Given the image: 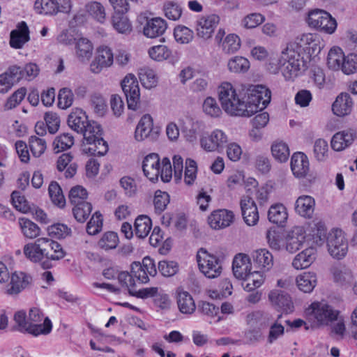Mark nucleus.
<instances>
[{"mask_svg":"<svg viewBox=\"0 0 357 357\" xmlns=\"http://www.w3.org/2000/svg\"><path fill=\"white\" fill-rule=\"evenodd\" d=\"M219 22V16L215 14L202 16L199 18L196 22L197 36L204 40L210 38Z\"/></svg>","mask_w":357,"mask_h":357,"instance_id":"obj_12","label":"nucleus"},{"mask_svg":"<svg viewBox=\"0 0 357 357\" xmlns=\"http://www.w3.org/2000/svg\"><path fill=\"white\" fill-rule=\"evenodd\" d=\"M14 321L15 322V329L22 332L31 334L30 324L29 319H26V312L24 311H18L14 315Z\"/></svg>","mask_w":357,"mask_h":357,"instance_id":"obj_56","label":"nucleus"},{"mask_svg":"<svg viewBox=\"0 0 357 357\" xmlns=\"http://www.w3.org/2000/svg\"><path fill=\"white\" fill-rule=\"evenodd\" d=\"M315 202L314 199L307 195L299 197L295 206L297 213L305 218H311L314 213Z\"/></svg>","mask_w":357,"mask_h":357,"instance_id":"obj_29","label":"nucleus"},{"mask_svg":"<svg viewBox=\"0 0 357 357\" xmlns=\"http://www.w3.org/2000/svg\"><path fill=\"white\" fill-rule=\"evenodd\" d=\"M32 282V277L24 272L15 271L11 273L10 282L3 287L4 294L16 296Z\"/></svg>","mask_w":357,"mask_h":357,"instance_id":"obj_10","label":"nucleus"},{"mask_svg":"<svg viewBox=\"0 0 357 357\" xmlns=\"http://www.w3.org/2000/svg\"><path fill=\"white\" fill-rule=\"evenodd\" d=\"M167 28V22L161 17H153L148 20L144 26V34L151 38L163 35Z\"/></svg>","mask_w":357,"mask_h":357,"instance_id":"obj_24","label":"nucleus"},{"mask_svg":"<svg viewBox=\"0 0 357 357\" xmlns=\"http://www.w3.org/2000/svg\"><path fill=\"white\" fill-rule=\"evenodd\" d=\"M119 244V236L116 232H105L98 241V246L105 250L115 249Z\"/></svg>","mask_w":357,"mask_h":357,"instance_id":"obj_43","label":"nucleus"},{"mask_svg":"<svg viewBox=\"0 0 357 357\" xmlns=\"http://www.w3.org/2000/svg\"><path fill=\"white\" fill-rule=\"evenodd\" d=\"M34 8L40 14L54 15L57 13L59 5L56 0H36Z\"/></svg>","mask_w":357,"mask_h":357,"instance_id":"obj_39","label":"nucleus"},{"mask_svg":"<svg viewBox=\"0 0 357 357\" xmlns=\"http://www.w3.org/2000/svg\"><path fill=\"white\" fill-rule=\"evenodd\" d=\"M316 250L310 247L298 254L292 261V266L296 269L309 267L315 259Z\"/></svg>","mask_w":357,"mask_h":357,"instance_id":"obj_30","label":"nucleus"},{"mask_svg":"<svg viewBox=\"0 0 357 357\" xmlns=\"http://www.w3.org/2000/svg\"><path fill=\"white\" fill-rule=\"evenodd\" d=\"M87 191L85 188L80 185H77L71 188L69 192V199L74 205L79 203L86 202L84 199L87 197Z\"/></svg>","mask_w":357,"mask_h":357,"instance_id":"obj_58","label":"nucleus"},{"mask_svg":"<svg viewBox=\"0 0 357 357\" xmlns=\"http://www.w3.org/2000/svg\"><path fill=\"white\" fill-rule=\"evenodd\" d=\"M241 40L236 34H229L222 43V49L227 54H233L239 50Z\"/></svg>","mask_w":357,"mask_h":357,"instance_id":"obj_54","label":"nucleus"},{"mask_svg":"<svg viewBox=\"0 0 357 357\" xmlns=\"http://www.w3.org/2000/svg\"><path fill=\"white\" fill-rule=\"evenodd\" d=\"M49 195L52 202L59 207H63L66 199L63 195L62 190L56 181H52L48 188Z\"/></svg>","mask_w":357,"mask_h":357,"instance_id":"obj_45","label":"nucleus"},{"mask_svg":"<svg viewBox=\"0 0 357 357\" xmlns=\"http://www.w3.org/2000/svg\"><path fill=\"white\" fill-rule=\"evenodd\" d=\"M354 105V100L349 93H341L332 105V110L336 116H344L351 112Z\"/></svg>","mask_w":357,"mask_h":357,"instance_id":"obj_23","label":"nucleus"},{"mask_svg":"<svg viewBox=\"0 0 357 357\" xmlns=\"http://www.w3.org/2000/svg\"><path fill=\"white\" fill-rule=\"evenodd\" d=\"M310 307L315 319L320 324H328L337 319L338 312L326 303H313Z\"/></svg>","mask_w":357,"mask_h":357,"instance_id":"obj_17","label":"nucleus"},{"mask_svg":"<svg viewBox=\"0 0 357 357\" xmlns=\"http://www.w3.org/2000/svg\"><path fill=\"white\" fill-rule=\"evenodd\" d=\"M232 270L237 279L245 278L251 271L250 259L248 255L238 254L235 256L232 263Z\"/></svg>","mask_w":357,"mask_h":357,"instance_id":"obj_27","label":"nucleus"},{"mask_svg":"<svg viewBox=\"0 0 357 357\" xmlns=\"http://www.w3.org/2000/svg\"><path fill=\"white\" fill-rule=\"evenodd\" d=\"M203 110L211 117H218L222 114V110L216 100L212 97H207L203 103Z\"/></svg>","mask_w":357,"mask_h":357,"instance_id":"obj_57","label":"nucleus"},{"mask_svg":"<svg viewBox=\"0 0 357 357\" xmlns=\"http://www.w3.org/2000/svg\"><path fill=\"white\" fill-rule=\"evenodd\" d=\"M73 93L67 88L61 89L58 95V106L61 109L70 107L73 102Z\"/></svg>","mask_w":357,"mask_h":357,"instance_id":"obj_61","label":"nucleus"},{"mask_svg":"<svg viewBox=\"0 0 357 357\" xmlns=\"http://www.w3.org/2000/svg\"><path fill=\"white\" fill-rule=\"evenodd\" d=\"M38 66L33 63H28L24 66H12L10 67V73L13 75L14 80L18 82L21 79L31 81L39 73Z\"/></svg>","mask_w":357,"mask_h":357,"instance_id":"obj_21","label":"nucleus"},{"mask_svg":"<svg viewBox=\"0 0 357 357\" xmlns=\"http://www.w3.org/2000/svg\"><path fill=\"white\" fill-rule=\"evenodd\" d=\"M344 55L341 48L334 47L331 48L327 56V65L333 70L342 69Z\"/></svg>","mask_w":357,"mask_h":357,"instance_id":"obj_37","label":"nucleus"},{"mask_svg":"<svg viewBox=\"0 0 357 357\" xmlns=\"http://www.w3.org/2000/svg\"><path fill=\"white\" fill-rule=\"evenodd\" d=\"M266 238L269 246L275 250H279L283 245V237L282 234L275 229H269L266 233Z\"/></svg>","mask_w":357,"mask_h":357,"instance_id":"obj_63","label":"nucleus"},{"mask_svg":"<svg viewBox=\"0 0 357 357\" xmlns=\"http://www.w3.org/2000/svg\"><path fill=\"white\" fill-rule=\"evenodd\" d=\"M306 234L303 227H294L289 231L286 237V250L294 253L298 250L305 242Z\"/></svg>","mask_w":357,"mask_h":357,"instance_id":"obj_18","label":"nucleus"},{"mask_svg":"<svg viewBox=\"0 0 357 357\" xmlns=\"http://www.w3.org/2000/svg\"><path fill=\"white\" fill-rule=\"evenodd\" d=\"M243 103L245 106L243 116H251L264 109L270 103L271 92L266 86L257 84L242 85Z\"/></svg>","mask_w":357,"mask_h":357,"instance_id":"obj_3","label":"nucleus"},{"mask_svg":"<svg viewBox=\"0 0 357 357\" xmlns=\"http://www.w3.org/2000/svg\"><path fill=\"white\" fill-rule=\"evenodd\" d=\"M93 45L86 38H80L76 42V54L82 61L89 60L92 56Z\"/></svg>","mask_w":357,"mask_h":357,"instance_id":"obj_40","label":"nucleus"},{"mask_svg":"<svg viewBox=\"0 0 357 357\" xmlns=\"http://www.w3.org/2000/svg\"><path fill=\"white\" fill-rule=\"evenodd\" d=\"M92 211V206L89 202L79 203L74 206L73 213L75 218L79 222H84Z\"/></svg>","mask_w":357,"mask_h":357,"instance_id":"obj_46","label":"nucleus"},{"mask_svg":"<svg viewBox=\"0 0 357 357\" xmlns=\"http://www.w3.org/2000/svg\"><path fill=\"white\" fill-rule=\"evenodd\" d=\"M158 270L163 276L171 277L178 272V265L174 261H161L158 263Z\"/></svg>","mask_w":357,"mask_h":357,"instance_id":"obj_60","label":"nucleus"},{"mask_svg":"<svg viewBox=\"0 0 357 357\" xmlns=\"http://www.w3.org/2000/svg\"><path fill=\"white\" fill-rule=\"evenodd\" d=\"M197 164L195 161L191 159H187L185 161V169L184 174V181L190 185L193 183L197 176Z\"/></svg>","mask_w":357,"mask_h":357,"instance_id":"obj_62","label":"nucleus"},{"mask_svg":"<svg viewBox=\"0 0 357 357\" xmlns=\"http://www.w3.org/2000/svg\"><path fill=\"white\" fill-rule=\"evenodd\" d=\"M196 258L199 269L206 277L215 278L220 275L222 267L217 256L202 248L198 250Z\"/></svg>","mask_w":357,"mask_h":357,"instance_id":"obj_6","label":"nucleus"},{"mask_svg":"<svg viewBox=\"0 0 357 357\" xmlns=\"http://www.w3.org/2000/svg\"><path fill=\"white\" fill-rule=\"evenodd\" d=\"M288 218L286 207L282 204L272 205L268 212L270 222L280 227H283Z\"/></svg>","mask_w":357,"mask_h":357,"instance_id":"obj_31","label":"nucleus"},{"mask_svg":"<svg viewBox=\"0 0 357 357\" xmlns=\"http://www.w3.org/2000/svg\"><path fill=\"white\" fill-rule=\"evenodd\" d=\"M29 31L27 24L21 22L17 25V29L10 33V45L15 49H20L29 40Z\"/></svg>","mask_w":357,"mask_h":357,"instance_id":"obj_25","label":"nucleus"},{"mask_svg":"<svg viewBox=\"0 0 357 357\" xmlns=\"http://www.w3.org/2000/svg\"><path fill=\"white\" fill-rule=\"evenodd\" d=\"M241 208L245 222L248 226H254L259 221V213L257 205L249 195L244 196L241 200Z\"/></svg>","mask_w":357,"mask_h":357,"instance_id":"obj_14","label":"nucleus"},{"mask_svg":"<svg viewBox=\"0 0 357 357\" xmlns=\"http://www.w3.org/2000/svg\"><path fill=\"white\" fill-rule=\"evenodd\" d=\"M357 137L355 130L349 128L335 133L331 139V147L340 151L351 145Z\"/></svg>","mask_w":357,"mask_h":357,"instance_id":"obj_19","label":"nucleus"},{"mask_svg":"<svg viewBox=\"0 0 357 357\" xmlns=\"http://www.w3.org/2000/svg\"><path fill=\"white\" fill-rule=\"evenodd\" d=\"M112 25L121 33H127L131 31V24L124 15H114L112 16Z\"/></svg>","mask_w":357,"mask_h":357,"instance_id":"obj_51","label":"nucleus"},{"mask_svg":"<svg viewBox=\"0 0 357 357\" xmlns=\"http://www.w3.org/2000/svg\"><path fill=\"white\" fill-rule=\"evenodd\" d=\"M74 144V137L68 132L57 136L53 142V149L56 153L70 149Z\"/></svg>","mask_w":357,"mask_h":357,"instance_id":"obj_42","label":"nucleus"},{"mask_svg":"<svg viewBox=\"0 0 357 357\" xmlns=\"http://www.w3.org/2000/svg\"><path fill=\"white\" fill-rule=\"evenodd\" d=\"M255 266L263 271L270 270L273 265V257L266 249H259L252 253Z\"/></svg>","mask_w":357,"mask_h":357,"instance_id":"obj_28","label":"nucleus"},{"mask_svg":"<svg viewBox=\"0 0 357 357\" xmlns=\"http://www.w3.org/2000/svg\"><path fill=\"white\" fill-rule=\"evenodd\" d=\"M84 151L93 155L102 156L108 151L107 143L102 137L100 126L95 121L86 124L83 132Z\"/></svg>","mask_w":357,"mask_h":357,"instance_id":"obj_5","label":"nucleus"},{"mask_svg":"<svg viewBox=\"0 0 357 357\" xmlns=\"http://www.w3.org/2000/svg\"><path fill=\"white\" fill-rule=\"evenodd\" d=\"M149 54L152 59L160 61L169 58L171 52L165 45H157L150 48Z\"/></svg>","mask_w":357,"mask_h":357,"instance_id":"obj_59","label":"nucleus"},{"mask_svg":"<svg viewBox=\"0 0 357 357\" xmlns=\"http://www.w3.org/2000/svg\"><path fill=\"white\" fill-rule=\"evenodd\" d=\"M219 100L223 110L230 116H243L245 106L243 103L242 90L236 93L229 82H223L218 89Z\"/></svg>","mask_w":357,"mask_h":357,"instance_id":"obj_4","label":"nucleus"},{"mask_svg":"<svg viewBox=\"0 0 357 357\" xmlns=\"http://www.w3.org/2000/svg\"><path fill=\"white\" fill-rule=\"evenodd\" d=\"M202 147L206 151H220L227 145V137L221 130H215L200 141Z\"/></svg>","mask_w":357,"mask_h":357,"instance_id":"obj_13","label":"nucleus"},{"mask_svg":"<svg viewBox=\"0 0 357 357\" xmlns=\"http://www.w3.org/2000/svg\"><path fill=\"white\" fill-rule=\"evenodd\" d=\"M12 203L14 207L22 213L31 211V206L24 196L21 195L20 192L14 191L11 194Z\"/></svg>","mask_w":357,"mask_h":357,"instance_id":"obj_55","label":"nucleus"},{"mask_svg":"<svg viewBox=\"0 0 357 357\" xmlns=\"http://www.w3.org/2000/svg\"><path fill=\"white\" fill-rule=\"evenodd\" d=\"M268 298L273 305L278 310L288 314L294 310V304L290 296L281 290H273L268 294Z\"/></svg>","mask_w":357,"mask_h":357,"instance_id":"obj_20","label":"nucleus"},{"mask_svg":"<svg viewBox=\"0 0 357 357\" xmlns=\"http://www.w3.org/2000/svg\"><path fill=\"white\" fill-rule=\"evenodd\" d=\"M89 122L88 116L82 109H77L71 112L68 118V126L78 133L83 132V129Z\"/></svg>","mask_w":357,"mask_h":357,"instance_id":"obj_32","label":"nucleus"},{"mask_svg":"<svg viewBox=\"0 0 357 357\" xmlns=\"http://www.w3.org/2000/svg\"><path fill=\"white\" fill-rule=\"evenodd\" d=\"M177 304L179 310L183 314H191L196 309L192 297L187 291H181L178 292Z\"/></svg>","mask_w":357,"mask_h":357,"instance_id":"obj_36","label":"nucleus"},{"mask_svg":"<svg viewBox=\"0 0 357 357\" xmlns=\"http://www.w3.org/2000/svg\"><path fill=\"white\" fill-rule=\"evenodd\" d=\"M159 134V129L153 127V121L151 115L145 114L141 118L136 127L135 138L139 142L145 139L154 142L158 139Z\"/></svg>","mask_w":357,"mask_h":357,"instance_id":"obj_9","label":"nucleus"},{"mask_svg":"<svg viewBox=\"0 0 357 357\" xmlns=\"http://www.w3.org/2000/svg\"><path fill=\"white\" fill-rule=\"evenodd\" d=\"M319 49L312 34L303 35L294 43L289 44L282 52L278 62L284 79L287 81H293L301 75L305 70L303 54H314L317 50L319 52Z\"/></svg>","mask_w":357,"mask_h":357,"instance_id":"obj_1","label":"nucleus"},{"mask_svg":"<svg viewBox=\"0 0 357 357\" xmlns=\"http://www.w3.org/2000/svg\"><path fill=\"white\" fill-rule=\"evenodd\" d=\"M291 169L295 176L305 177L310 169L307 157L301 152L294 153L291 158Z\"/></svg>","mask_w":357,"mask_h":357,"instance_id":"obj_26","label":"nucleus"},{"mask_svg":"<svg viewBox=\"0 0 357 357\" xmlns=\"http://www.w3.org/2000/svg\"><path fill=\"white\" fill-rule=\"evenodd\" d=\"M331 273L334 282L338 284L347 287L353 284L351 271L344 266H336L332 268Z\"/></svg>","mask_w":357,"mask_h":357,"instance_id":"obj_33","label":"nucleus"},{"mask_svg":"<svg viewBox=\"0 0 357 357\" xmlns=\"http://www.w3.org/2000/svg\"><path fill=\"white\" fill-rule=\"evenodd\" d=\"M139 78L142 84L146 89L155 86L158 82L155 72L151 69H141Z\"/></svg>","mask_w":357,"mask_h":357,"instance_id":"obj_52","label":"nucleus"},{"mask_svg":"<svg viewBox=\"0 0 357 357\" xmlns=\"http://www.w3.org/2000/svg\"><path fill=\"white\" fill-rule=\"evenodd\" d=\"M24 253L32 262L39 263L43 269L52 268L66 255L62 246L48 238H39L34 243L25 245Z\"/></svg>","mask_w":357,"mask_h":357,"instance_id":"obj_2","label":"nucleus"},{"mask_svg":"<svg viewBox=\"0 0 357 357\" xmlns=\"http://www.w3.org/2000/svg\"><path fill=\"white\" fill-rule=\"evenodd\" d=\"M296 283L301 291L310 293L317 284V276L314 273L305 272L296 278Z\"/></svg>","mask_w":357,"mask_h":357,"instance_id":"obj_35","label":"nucleus"},{"mask_svg":"<svg viewBox=\"0 0 357 357\" xmlns=\"http://www.w3.org/2000/svg\"><path fill=\"white\" fill-rule=\"evenodd\" d=\"M234 215L231 211L227 209H218L214 211L208 218V222L211 228L220 229L226 228L234 222Z\"/></svg>","mask_w":357,"mask_h":357,"instance_id":"obj_16","label":"nucleus"},{"mask_svg":"<svg viewBox=\"0 0 357 357\" xmlns=\"http://www.w3.org/2000/svg\"><path fill=\"white\" fill-rule=\"evenodd\" d=\"M29 321L30 324L31 334L33 336L49 334L52 328L51 321L47 318H43V315L38 308L33 307L29 310Z\"/></svg>","mask_w":357,"mask_h":357,"instance_id":"obj_11","label":"nucleus"},{"mask_svg":"<svg viewBox=\"0 0 357 357\" xmlns=\"http://www.w3.org/2000/svg\"><path fill=\"white\" fill-rule=\"evenodd\" d=\"M163 11L166 17L170 20L176 21L182 15L180 5L174 1H167L164 3Z\"/></svg>","mask_w":357,"mask_h":357,"instance_id":"obj_48","label":"nucleus"},{"mask_svg":"<svg viewBox=\"0 0 357 357\" xmlns=\"http://www.w3.org/2000/svg\"><path fill=\"white\" fill-rule=\"evenodd\" d=\"M342 72L344 74H353L357 70V54H349L344 56L342 64Z\"/></svg>","mask_w":357,"mask_h":357,"instance_id":"obj_64","label":"nucleus"},{"mask_svg":"<svg viewBox=\"0 0 357 357\" xmlns=\"http://www.w3.org/2000/svg\"><path fill=\"white\" fill-rule=\"evenodd\" d=\"M29 144L30 150L34 157H40L47 148L45 140L36 136L30 137Z\"/></svg>","mask_w":357,"mask_h":357,"instance_id":"obj_53","label":"nucleus"},{"mask_svg":"<svg viewBox=\"0 0 357 357\" xmlns=\"http://www.w3.org/2000/svg\"><path fill=\"white\" fill-rule=\"evenodd\" d=\"M326 242L328 250L334 258L341 259L346 255L348 243L342 230H332L327 236Z\"/></svg>","mask_w":357,"mask_h":357,"instance_id":"obj_8","label":"nucleus"},{"mask_svg":"<svg viewBox=\"0 0 357 357\" xmlns=\"http://www.w3.org/2000/svg\"><path fill=\"white\" fill-rule=\"evenodd\" d=\"M169 200V195L167 192L157 190L153 199L155 212L158 214L162 213L166 209Z\"/></svg>","mask_w":357,"mask_h":357,"instance_id":"obj_50","label":"nucleus"},{"mask_svg":"<svg viewBox=\"0 0 357 357\" xmlns=\"http://www.w3.org/2000/svg\"><path fill=\"white\" fill-rule=\"evenodd\" d=\"M85 10L89 17L100 24L105 23L107 14L105 6L98 1H90L85 5Z\"/></svg>","mask_w":357,"mask_h":357,"instance_id":"obj_34","label":"nucleus"},{"mask_svg":"<svg viewBox=\"0 0 357 357\" xmlns=\"http://www.w3.org/2000/svg\"><path fill=\"white\" fill-rule=\"evenodd\" d=\"M19 225L25 237L34 238L40 235V229L36 223L30 220L21 218L19 219Z\"/></svg>","mask_w":357,"mask_h":357,"instance_id":"obj_41","label":"nucleus"},{"mask_svg":"<svg viewBox=\"0 0 357 357\" xmlns=\"http://www.w3.org/2000/svg\"><path fill=\"white\" fill-rule=\"evenodd\" d=\"M174 36L176 42L181 44H188L194 38L193 31L183 25H178L174 28Z\"/></svg>","mask_w":357,"mask_h":357,"instance_id":"obj_44","label":"nucleus"},{"mask_svg":"<svg viewBox=\"0 0 357 357\" xmlns=\"http://www.w3.org/2000/svg\"><path fill=\"white\" fill-rule=\"evenodd\" d=\"M271 152L275 160L280 162H286L289 156L287 144L284 142H276L271 146Z\"/></svg>","mask_w":357,"mask_h":357,"instance_id":"obj_49","label":"nucleus"},{"mask_svg":"<svg viewBox=\"0 0 357 357\" xmlns=\"http://www.w3.org/2000/svg\"><path fill=\"white\" fill-rule=\"evenodd\" d=\"M122 90L126 96L128 107L137 110L140 100L138 81L132 74L127 75L121 82Z\"/></svg>","mask_w":357,"mask_h":357,"instance_id":"obj_7","label":"nucleus"},{"mask_svg":"<svg viewBox=\"0 0 357 357\" xmlns=\"http://www.w3.org/2000/svg\"><path fill=\"white\" fill-rule=\"evenodd\" d=\"M144 175L152 182H155L160 175V158L157 153L146 155L142 165Z\"/></svg>","mask_w":357,"mask_h":357,"instance_id":"obj_22","label":"nucleus"},{"mask_svg":"<svg viewBox=\"0 0 357 357\" xmlns=\"http://www.w3.org/2000/svg\"><path fill=\"white\" fill-rule=\"evenodd\" d=\"M151 220L147 215L138 216L135 221V234L139 238H145L151 229Z\"/></svg>","mask_w":357,"mask_h":357,"instance_id":"obj_38","label":"nucleus"},{"mask_svg":"<svg viewBox=\"0 0 357 357\" xmlns=\"http://www.w3.org/2000/svg\"><path fill=\"white\" fill-rule=\"evenodd\" d=\"M227 66L231 72L245 73L250 68V62L243 56H235L229 61Z\"/></svg>","mask_w":357,"mask_h":357,"instance_id":"obj_47","label":"nucleus"},{"mask_svg":"<svg viewBox=\"0 0 357 357\" xmlns=\"http://www.w3.org/2000/svg\"><path fill=\"white\" fill-rule=\"evenodd\" d=\"M114 61L113 53L107 46L100 47L98 49L97 56L90 66L91 70L93 73H99L104 68L112 66Z\"/></svg>","mask_w":357,"mask_h":357,"instance_id":"obj_15","label":"nucleus"}]
</instances>
